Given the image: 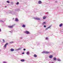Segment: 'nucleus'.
<instances>
[{"label":"nucleus","instance_id":"f257e3e1","mask_svg":"<svg viewBox=\"0 0 63 63\" xmlns=\"http://www.w3.org/2000/svg\"><path fill=\"white\" fill-rule=\"evenodd\" d=\"M43 53H48L49 52H42Z\"/></svg>","mask_w":63,"mask_h":63},{"label":"nucleus","instance_id":"f03ea898","mask_svg":"<svg viewBox=\"0 0 63 63\" xmlns=\"http://www.w3.org/2000/svg\"><path fill=\"white\" fill-rule=\"evenodd\" d=\"M34 18L35 19H36L37 20H40V19L38 18Z\"/></svg>","mask_w":63,"mask_h":63},{"label":"nucleus","instance_id":"7ed1b4c3","mask_svg":"<svg viewBox=\"0 0 63 63\" xmlns=\"http://www.w3.org/2000/svg\"><path fill=\"white\" fill-rule=\"evenodd\" d=\"M21 48H22V47H21V48H18V49H16V51H17V50H20V49H21Z\"/></svg>","mask_w":63,"mask_h":63},{"label":"nucleus","instance_id":"20e7f679","mask_svg":"<svg viewBox=\"0 0 63 63\" xmlns=\"http://www.w3.org/2000/svg\"><path fill=\"white\" fill-rule=\"evenodd\" d=\"M8 45V43H6L4 45V47H6L7 46V45Z\"/></svg>","mask_w":63,"mask_h":63},{"label":"nucleus","instance_id":"39448f33","mask_svg":"<svg viewBox=\"0 0 63 63\" xmlns=\"http://www.w3.org/2000/svg\"><path fill=\"white\" fill-rule=\"evenodd\" d=\"M13 26H14L13 25L12 26H9L8 27H9V28H13Z\"/></svg>","mask_w":63,"mask_h":63},{"label":"nucleus","instance_id":"423d86ee","mask_svg":"<svg viewBox=\"0 0 63 63\" xmlns=\"http://www.w3.org/2000/svg\"><path fill=\"white\" fill-rule=\"evenodd\" d=\"M51 27V26H49V27L47 28L46 29V30H47L49 28H50Z\"/></svg>","mask_w":63,"mask_h":63},{"label":"nucleus","instance_id":"0eeeda50","mask_svg":"<svg viewBox=\"0 0 63 63\" xmlns=\"http://www.w3.org/2000/svg\"><path fill=\"white\" fill-rule=\"evenodd\" d=\"M25 33H26L27 34H29V32L27 31L25 32Z\"/></svg>","mask_w":63,"mask_h":63},{"label":"nucleus","instance_id":"6e6552de","mask_svg":"<svg viewBox=\"0 0 63 63\" xmlns=\"http://www.w3.org/2000/svg\"><path fill=\"white\" fill-rule=\"evenodd\" d=\"M33 56L34 57H37V55H36V54H34Z\"/></svg>","mask_w":63,"mask_h":63},{"label":"nucleus","instance_id":"1a4fd4ad","mask_svg":"<svg viewBox=\"0 0 63 63\" xmlns=\"http://www.w3.org/2000/svg\"><path fill=\"white\" fill-rule=\"evenodd\" d=\"M25 61V60L23 59H22L21 60V62H24Z\"/></svg>","mask_w":63,"mask_h":63},{"label":"nucleus","instance_id":"9d476101","mask_svg":"<svg viewBox=\"0 0 63 63\" xmlns=\"http://www.w3.org/2000/svg\"><path fill=\"white\" fill-rule=\"evenodd\" d=\"M11 50L12 51H14V49L12 48L11 49Z\"/></svg>","mask_w":63,"mask_h":63},{"label":"nucleus","instance_id":"9b49d317","mask_svg":"<svg viewBox=\"0 0 63 63\" xmlns=\"http://www.w3.org/2000/svg\"><path fill=\"white\" fill-rule=\"evenodd\" d=\"M38 3L39 4H41L42 3V2H41V1H39L38 2Z\"/></svg>","mask_w":63,"mask_h":63},{"label":"nucleus","instance_id":"f8f14e48","mask_svg":"<svg viewBox=\"0 0 63 63\" xmlns=\"http://www.w3.org/2000/svg\"><path fill=\"white\" fill-rule=\"evenodd\" d=\"M23 27H24V28L25 27V25H23L22 26Z\"/></svg>","mask_w":63,"mask_h":63},{"label":"nucleus","instance_id":"ddd939ff","mask_svg":"<svg viewBox=\"0 0 63 63\" xmlns=\"http://www.w3.org/2000/svg\"><path fill=\"white\" fill-rule=\"evenodd\" d=\"M29 52H28L27 53V55H29Z\"/></svg>","mask_w":63,"mask_h":63},{"label":"nucleus","instance_id":"4468645a","mask_svg":"<svg viewBox=\"0 0 63 63\" xmlns=\"http://www.w3.org/2000/svg\"><path fill=\"white\" fill-rule=\"evenodd\" d=\"M15 21H18V20L16 18L15 19Z\"/></svg>","mask_w":63,"mask_h":63},{"label":"nucleus","instance_id":"2eb2a0df","mask_svg":"<svg viewBox=\"0 0 63 63\" xmlns=\"http://www.w3.org/2000/svg\"><path fill=\"white\" fill-rule=\"evenodd\" d=\"M52 55H51L49 56L50 58H52Z\"/></svg>","mask_w":63,"mask_h":63},{"label":"nucleus","instance_id":"dca6fc26","mask_svg":"<svg viewBox=\"0 0 63 63\" xmlns=\"http://www.w3.org/2000/svg\"><path fill=\"white\" fill-rule=\"evenodd\" d=\"M63 24L62 23H61V24L60 25V27H61V26H62V25Z\"/></svg>","mask_w":63,"mask_h":63},{"label":"nucleus","instance_id":"f3484780","mask_svg":"<svg viewBox=\"0 0 63 63\" xmlns=\"http://www.w3.org/2000/svg\"><path fill=\"white\" fill-rule=\"evenodd\" d=\"M57 60L58 61H61V60H60L59 59H57Z\"/></svg>","mask_w":63,"mask_h":63},{"label":"nucleus","instance_id":"a211bd4d","mask_svg":"<svg viewBox=\"0 0 63 63\" xmlns=\"http://www.w3.org/2000/svg\"><path fill=\"white\" fill-rule=\"evenodd\" d=\"M45 23H46V22H44L43 23H42V24H43V25H44L45 24Z\"/></svg>","mask_w":63,"mask_h":63},{"label":"nucleus","instance_id":"6ab92c4d","mask_svg":"<svg viewBox=\"0 0 63 63\" xmlns=\"http://www.w3.org/2000/svg\"><path fill=\"white\" fill-rule=\"evenodd\" d=\"M53 59H54V60H56V58H53Z\"/></svg>","mask_w":63,"mask_h":63},{"label":"nucleus","instance_id":"aec40b11","mask_svg":"<svg viewBox=\"0 0 63 63\" xmlns=\"http://www.w3.org/2000/svg\"><path fill=\"white\" fill-rule=\"evenodd\" d=\"M16 11H19V10L18 9H17L16 10Z\"/></svg>","mask_w":63,"mask_h":63},{"label":"nucleus","instance_id":"412c9836","mask_svg":"<svg viewBox=\"0 0 63 63\" xmlns=\"http://www.w3.org/2000/svg\"><path fill=\"white\" fill-rule=\"evenodd\" d=\"M46 18V16H44L43 17V19H45V18Z\"/></svg>","mask_w":63,"mask_h":63},{"label":"nucleus","instance_id":"4be33fe9","mask_svg":"<svg viewBox=\"0 0 63 63\" xmlns=\"http://www.w3.org/2000/svg\"><path fill=\"white\" fill-rule=\"evenodd\" d=\"M14 43V42L12 41V42H10V44H12V43Z\"/></svg>","mask_w":63,"mask_h":63},{"label":"nucleus","instance_id":"5701e85b","mask_svg":"<svg viewBox=\"0 0 63 63\" xmlns=\"http://www.w3.org/2000/svg\"><path fill=\"white\" fill-rule=\"evenodd\" d=\"M19 4V2H17V3H16V5H18Z\"/></svg>","mask_w":63,"mask_h":63},{"label":"nucleus","instance_id":"b1692460","mask_svg":"<svg viewBox=\"0 0 63 63\" xmlns=\"http://www.w3.org/2000/svg\"><path fill=\"white\" fill-rule=\"evenodd\" d=\"M7 3H9L10 2H9V1H7Z\"/></svg>","mask_w":63,"mask_h":63},{"label":"nucleus","instance_id":"393cba45","mask_svg":"<svg viewBox=\"0 0 63 63\" xmlns=\"http://www.w3.org/2000/svg\"><path fill=\"white\" fill-rule=\"evenodd\" d=\"M3 63H6V62H3Z\"/></svg>","mask_w":63,"mask_h":63},{"label":"nucleus","instance_id":"a878e982","mask_svg":"<svg viewBox=\"0 0 63 63\" xmlns=\"http://www.w3.org/2000/svg\"><path fill=\"white\" fill-rule=\"evenodd\" d=\"M0 22H4L2 20H0Z\"/></svg>","mask_w":63,"mask_h":63},{"label":"nucleus","instance_id":"bb28decb","mask_svg":"<svg viewBox=\"0 0 63 63\" xmlns=\"http://www.w3.org/2000/svg\"><path fill=\"white\" fill-rule=\"evenodd\" d=\"M3 42H5V40H4V39H3Z\"/></svg>","mask_w":63,"mask_h":63},{"label":"nucleus","instance_id":"cd10ccee","mask_svg":"<svg viewBox=\"0 0 63 63\" xmlns=\"http://www.w3.org/2000/svg\"><path fill=\"white\" fill-rule=\"evenodd\" d=\"M23 50H26V49H23Z\"/></svg>","mask_w":63,"mask_h":63},{"label":"nucleus","instance_id":"c85d7f7f","mask_svg":"<svg viewBox=\"0 0 63 63\" xmlns=\"http://www.w3.org/2000/svg\"><path fill=\"white\" fill-rule=\"evenodd\" d=\"M44 27H46V25H44Z\"/></svg>","mask_w":63,"mask_h":63},{"label":"nucleus","instance_id":"c756f323","mask_svg":"<svg viewBox=\"0 0 63 63\" xmlns=\"http://www.w3.org/2000/svg\"><path fill=\"white\" fill-rule=\"evenodd\" d=\"M22 54H24V53L23 52L22 53Z\"/></svg>","mask_w":63,"mask_h":63},{"label":"nucleus","instance_id":"7c9ffc66","mask_svg":"<svg viewBox=\"0 0 63 63\" xmlns=\"http://www.w3.org/2000/svg\"><path fill=\"white\" fill-rule=\"evenodd\" d=\"M46 39H47V37H46Z\"/></svg>","mask_w":63,"mask_h":63},{"label":"nucleus","instance_id":"2f4dec72","mask_svg":"<svg viewBox=\"0 0 63 63\" xmlns=\"http://www.w3.org/2000/svg\"><path fill=\"white\" fill-rule=\"evenodd\" d=\"M51 63H53V62H52Z\"/></svg>","mask_w":63,"mask_h":63},{"label":"nucleus","instance_id":"473e14b6","mask_svg":"<svg viewBox=\"0 0 63 63\" xmlns=\"http://www.w3.org/2000/svg\"><path fill=\"white\" fill-rule=\"evenodd\" d=\"M5 7L6 8V7H7V6H5Z\"/></svg>","mask_w":63,"mask_h":63},{"label":"nucleus","instance_id":"72a5a7b5","mask_svg":"<svg viewBox=\"0 0 63 63\" xmlns=\"http://www.w3.org/2000/svg\"><path fill=\"white\" fill-rule=\"evenodd\" d=\"M47 13H48V12H47Z\"/></svg>","mask_w":63,"mask_h":63},{"label":"nucleus","instance_id":"f704fd0d","mask_svg":"<svg viewBox=\"0 0 63 63\" xmlns=\"http://www.w3.org/2000/svg\"><path fill=\"white\" fill-rule=\"evenodd\" d=\"M0 31H1V30H0Z\"/></svg>","mask_w":63,"mask_h":63}]
</instances>
